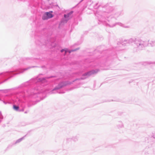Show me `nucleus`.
I'll use <instances>...</instances> for the list:
<instances>
[{
	"mask_svg": "<svg viewBox=\"0 0 155 155\" xmlns=\"http://www.w3.org/2000/svg\"><path fill=\"white\" fill-rule=\"evenodd\" d=\"M52 13V11L45 13L42 16V19L44 20H47L53 17V15Z\"/></svg>",
	"mask_w": 155,
	"mask_h": 155,
	"instance_id": "f257e3e1",
	"label": "nucleus"
},
{
	"mask_svg": "<svg viewBox=\"0 0 155 155\" xmlns=\"http://www.w3.org/2000/svg\"><path fill=\"white\" fill-rule=\"evenodd\" d=\"M72 12H71L67 14H65L64 15V17L65 18L67 19V21L69 19L68 18L70 17V15L72 14Z\"/></svg>",
	"mask_w": 155,
	"mask_h": 155,
	"instance_id": "f03ea898",
	"label": "nucleus"
},
{
	"mask_svg": "<svg viewBox=\"0 0 155 155\" xmlns=\"http://www.w3.org/2000/svg\"><path fill=\"white\" fill-rule=\"evenodd\" d=\"M13 108L16 110H18L19 109V107L14 105L13 106Z\"/></svg>",
	"mask_w": 155,
	"mask_h": 155,
	"instance_id": "7ed1b4c3",
	"label": "nucleus"
},
{
	"mask_svg": "<svg viewBox=\"0 0 155 155\" xmlns=\"http://www.w3.org/2000/svg\"><path fill=\"white\" fill-rule=\"evenodd\" d=\"M64 51H65V54H64V55H65L66 54V53L67 52H69V53H70L71 52V51H68V49H64Z\"/></svg>",
	"mask_w": 155,
	"mask_h": 155,
	"instance_id": "20e7f679",
	"label": "nucleus"
},
{
	"mask_svg": "<svg viewBox=\"0 0 155 155\" xmlns=\"http://www.w3.org/2000/svg\"><path fill=\"white\" fill-rule=\"evenodd\" d=\"M64 51V49H62L61 50V52H63Z\"/></svg>",
	"mask_w": 155,
	"mask_h": 155,
	"instance_id": "39448f33",
	"label": "nucleus"
}]
</instances>
